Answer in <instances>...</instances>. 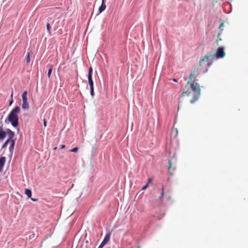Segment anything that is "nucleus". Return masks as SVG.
Returning a JSON list of instances; mask_svg holds the SVG:
<instances>
[{"instance_id": "f257e3e1", "label": "nucleus", "mask_w": 248, "mask_h": 248, "mask_svg": "<svg viewBox=\"0 0 248 248\" xmlns=\"http://www.w3.org/2000/svg\"><path fill=\"white\" fill-rule=\"evenodd\" d=\"M198 68L195 69L189 76V80L186 84V87L187 88L190 85L191 91H184L182 92L181 97L187 95L192 97L190 100L191 104L194 103L197 101L201 95V89L198 83L195 82L198 81L196 78L199 75L198 72Z\"/></svg>"}, {"instance_id": "f03ea898", "label": "nucleus", "mask_w": 248, "mask_h": 248, "mask_svg": "<svg viewBox=\"0 0 248 248\" xmlns=\"http://www.w3.org/2000/svg\"><path fill=\"white\" fill-rule=\"evenodd\" d=\"M20 111V108L16 106L9 113L7 120L11 123L14 127H16L18 125V113Z\"/></svg>"}, {"instance_id": "7ed1b4c3", "label": "nucleus", "mask_w": 248, "mask_h": 248, "mask_svg": "<svg viewBox=\"0 0 248 248\" xmlns=\"http://www.w3.org/2000/svg\"><path fill=\"white\" fill-rule=\"evenodd\" d=\"M225 52L224 50V47H218L216 51V53L215 55H211L210 56H215L217 58L219 59L222 58L224 57L225 56ZM210 57V56L209 55H205L200 61V65L202 66L203 63L206 61V64L207 65H209V58Z\"/></svg>"}, {"instance_id": "20e7f679", "label": "nucleus", "mask_w": 248, "mask_h": 248, "mask_svg": "<svg viewBox=\"0 0 248 248\" xmlns=\"http://www.w3.org/2000/svg\"><path fill=\"white\" fill-rule=\"evenodd\" d=\"M27 94V91H25L22 93V99L23 102L22 104V108L24 109H28L29 108V104L28 102Z\"/></svg>"}, {"instance_id": "39448f33", "label": "nucleus", "mask_w": 248, "mask_h": 248, "mask_svg": "<svg viewBox=\"0 0 248 248\" xmlns=\"http://www.w3.org/2000/svg\"><path fill=\"white\" fill-rule=\"evenodd\" d=\"M161 193L160 196L159 197V200L161 202H162L164 200V197L165 196V198L168 200H170L171 199V196L170 194H165L164 192V186H162L161 188Z\"/></svg>"}, {"instance_id": "423d86ee", "label": "nucleus", "mask_w": 248, "mask_h": 248, "mask_svg": "<svg viewBox=\"0 0 248 248\" xmlns=\"http://www.w3.org/2000/svg\"><path fill=\"white\" fill-rule=\"evenodd\" d=\"M6 161V158L5 157H1L0 158V172L2 171L3 167Z\"/></svg>"}, {"instance_id": "0eeeda50", "label": "nucleus", "mask_w": 248, "mask_h": 248, "mask_svg": "<svg viewBox=\"0 0 248 248\" xmlns=\"http://www.w3.org/2000/svg\"><path fill=\"white\" fill-rule=\"evenodd\" d=\"M110 237V233H108L106 234L105 237L102 242V245L103 246H104L105 245H106L109 241Z\"/></svg>"}, {"instance_id": "6e6552de", "label": "nucleus", "mask_w": 248, "mask_h": 248, "mask_svg": "<svg viewBox=\"0 0 248 248\" xmlns=\"http://www.w3.org/2000/svg\"><path fill=\"white\" fill-rule=\"evenodd\" d=\"M6 132L8 134V135L9 137L8 139H10V140L14 139V137L15 136V133L14 132H13L12 130H11L9 129H7L6 130Z\"/></svg>"}, {"instance_id": "1a4fd4ad", "label": "nucleus", "mask_w": 248, "mask_h": 248, "mask_svg": "<svg viewBox=\"0 0 248 248\" xmlns=\"http://www.w3.org/2000/svg\"><path fill=\"white\" fill-rule=\"evenodd\" d=\"M6 136V132L2 130V127L0 128V140H3Z\"/></svg>"}, {"instance_id": "9d476101", "label": "nucleus", "mask_w": 248, "mask_h": 248, "mask_svg": "<svg viewBox=\"0 0 248 248\" xmlns=\"http://www.w3.org/2000/svg\"><path fill=\"white\" fill-rule=\"evenodd\" d=\"M106 5L104 3V0H102V4L99 7V8L98 9L99 13H102L103 11L105 10V9H106Z\"/></svg>"}, {"instance_id": "9b49d317", "label": "nucleus", "mask_w": 248, "mask_h": 248, "mask_svg": "<svg viewBox=\"0 0 248 248\" xmlns=\"http://www.w3.org/2000/svg\"><path fill=\"white\" fill-rule=\"evenodd\" d=\"M10 143V146L9 147V151L11 152H13V149L14 148L15 143V140L14 139L11 140L9 141Z\"/></svg>"}, {"instance_id": "f8f14e48", "label": "nucleus", "mask_w": 248, "mask_h": 248, "mask_svg": "<svg viewBox=\"0 0 248 248\" xmlns=\"http://www.w3.org/2000/svg\"><path fill=\"white\" fill-rule=\"evenodd\" d=\"M88 83L90 86V87H93V82L92 79V76H88Z\"/></svg>"}, {"instance_id": "ddd939ff", "label": "nucleus", "mask_w": 248, "mask_h": 248, "mask_svg": "<svg viewBox=\"0 0 248 248\" xmlns=\"http://www.w3.org/2000/svg\"><path fill=\"white\" fill-rule=\"evenodd\" d=\"M48 66L49 67V69H48V71L47 73V77H48V78H49L50 77V75H51V72L52 71L53 65H48Z\"/></svg>"}, {"instance_id": "4468645a", "label": "nucleus", "mask_w": 248, "mask_h": 248, "mask_svg": "<svg viewBox=\"0 0 248 248\" xmlns=\"http://www.w3.org/2000/svg\"><path fill=\"white\" fill-rule=\"evenodd\" d=\"M25 193L26 194V195L29 197V198H31V191L30 189H25Z\"/></svg>"}, {"instance_id": "2eb2a0df", "label": "nucleus", "mask_w": 248, "mask_h": 248, "mask_svg": "<svg viewBox=\"0 0 248 248\" xmlns=\"http://www.w3.org/2000/svg\"><path fill=\"white\" fill-rule=\"evenodd\" d=\"M26 62L27 64L29 63L30 62V53H27V55L26 58Z\"/></svg>"}, {"instance_id": "dca6fc26", "label": "nucleus", "mask_w": 248, "mask_h": 248, "mask_svg": "<svg viewBox=\"0 0 248 248\" xmlns=\"http://www.w3.org/2000/svg\"><path fill=\"white\" fill-rule=\"evenodd\" d=\"M10 140H10V139H7V140L5 141V142L3 143V144L2 145V148H5V147L7 146V145H8V143L9 142V141H10Z\"/></svg>"}, {"instance_id": "f3484780", "label": "nucleus", "mask_w": 248, "mask_h": 248, "mask_svg": "<svg viewBox=\"0 0 248 248\" xmlns=\"http://www.w3.org/2000/svg\"><path fill=\"white\" fill-rule=\"evenodd\" d=\"M220 35V33H219L217 35V39L216 40V42H217V46H219V42L221 41H222V39L219 38V36Z\"/></svg>"}, {"instance_id": "a211bd4d", "label": "nucleus", "mask_w": 248, "mask_h": 248, "mask_svg": "<svg viewBox=\"0 0 248 248\" xmlns=\"http://www.w3.org/2000/svg\"><path fill=\"white\" fill-rule=\"evenodd\" d=\"M46 29H47V30L48 32V33L50 34H51V31H50V29H51V27H50V25L49 24V23H47L46 24Z\"/></svg>"}, {"instance_id": "6ab92c4d", "label": "nucleus", "mask_w": 248, "mask_h": 248, "mask_svg": "<svg viewBox=\"0 0 248 248\" xmlns=\"http://www.w3.org/2000/svg\"><path fill=\"white\" fill-rule=\"evenodd\" d=\"M93 69L92 67H90L89 69V73L88 76H92Z\"/></svg>"}, {"instance_id": "aec40b11", "label": "nucleus", "mask_w": 248, "mask_h": 248, "mask_svg": "<svg viewBox=\"0 0 248 248\" xmlns=\"http://www.w3.org/2000/svg\"><path fill=\"white\" fill-rule=\"evenodd\" d=\"M90 89H91V95L92 96H93L94 95L93 87H90Z\"/></svg>"}, {"instance_id": "412c9836", "label": "nucleus", "mask_w": 248, "mask_h": 248, "mask_svg": "<svg viewBox=\"0 0 248 248\" xmlns=\"http://www.w3.org/2000/svg\"><path fill=\"white\" fill-rule=\"evenodd\" d=\"M78 147H75L73 149L70 150V152H74V153H76V152H78Z\"/></svg>"}, {"instance_id": "4be33fe9", "label": "nucleus", "mask_w": 248, "mask_h": 248, "mask_svg": "<svg viewBox=\"0 0 248 248\" xmlns=\"http://www.w3.org/2000/svg\"><path fill=\"white\" fill-rule=\"evenodd\" d=\"M172 168V164L171 161L169 160V166H168V169L169 170H170Z\"/></svg>"}, {"instance_id": "5701e85b", "label": "nucleus", "mask_w": 248, "mask_h": 248, "mask_svg": "<svg viewBox=\"0 0 248 248\" xmlns=\"http://www.w3.org/2000/svg\"><path fill=\"white\" fill-rule=\"evenodd\" d=\"M148 186V183H147V184L144 186H143L141 188L142 190H145Z\"/></svg>"}, {"instance_id": "b1692460", "label": "nucleus", "mask_w": 248, "mask_h": 248, "mask_svg": "<svg viewBox=\"0 0 248 248\" xmlns=\"http://www.w3.org/2000/svg\"><path fill=\"white\" fill-rule=\"evenodd\" d=\"M34 236H35V234L32 233L29 236V239H31L32 238H33L34 237Z\"/></svg>"}, {"instance_id": "393cba45", "label": "nucleus", "mask_w": 248, "mask_h": 248, "mask_svg": "<svg viewBox=\"0 0 248 248\" xmlns=\"http://www.w3.org/2000/svg\"><path fill=\"white\" fill-rule=\"evenodd\" d=\"M46 124H47L46 120L44 119L43 120V124H44V125L45 127H46Z\"/></svg>"}, {"instance_id": "a878e982", "label": "nucleus", "mask_w": 248, "mask_h": 248, "mask_svg": "<svg viewBox=\"0 0 248 248\" xmlns=\"http://www.w3.org/2000/svg\"><path fill=\"white\" fill-rule=\"evenodd\" d=\"M223 26H224V23H221L220 24V25H219V26L218 28H219V29H220L221 27H223Z\"/></svg>"}, {"instance_id": "bb28decb", "label": "nucleus", "mask_w": 248, "mask_h": 248, "mask_svg": "<svg viewBox=\"0 0 248 248\" xmlns=\"http://www.w3.org/2000/svg\"><path fill=\"white\" fill-rule=\"evenodd\" d=\"M65 147V146L64 144H62V145H61V149H64Z\"/></svg>"}, {"instance_id": "cd10ccee", "label": "nucleus", "mask_w": 248, "mask_h": 248, "mask_svg": "<svg viewBox=\"0 0 248 248\" xmlns=\"http://www.w3.org/2000/svg\"><path fill=\"white\" fill-rule=\"evenodd\" d=\"M13 91L12 92V93H11V97L12 99H13Z\"/></svg>"}, {"instance_id": "c85d7f7f", "label": "nucleus", "mask_w": 248, "mask_h": 248, "mask_svg": "<svg viewBox=\"0 0 248 248\" xmlns=\"http://www.w3.org/2000/svg\"><path fill=\"white\" fill-rule=\"evenodd\" d=\"M31 200L32 201H37V199H33V198H31Z\"/></svg>"}, {"instance_id": "c756f323", "label": "nucleus", "mask_w": 248, "mask_h": 248, "mask_svg": "<svg viewBox=\"0 0 248 248\" xmlns=\"http://www.w3.org/2000/svg\"><path fill=\"white\" fill-rule=\"evenodd\" d=\"M104 246H103L102 245V243L100 244V245L99 246L98 248H102V247H103Z\"/></svg>"}, {"instance_id": "7c9ffc66", "label": "nucleus", "mask_w": 248, "mask_h": 248, "mask_svg": "<svg viewBox=\"0 0 248 248\" xmlns=\"http://www.w3.org/2000/svg\"><path fill=\"white\" fill-rule=\"evenodd\" d=\"M13 102V99H11V101H10V105H11Z\"/></svg>"}, {"instance_id": "2f4dec72", "label": "nucleus", "mask_w": 248, "mask_h": 248, "mask_svg": "<svg viewBox=\"0 0 248 248\" xmlns=\"http://www.w3.org/2000/svg\"><path fill=\"white\" fill-rule=\"evenodd\" d=\"M173 81H174V82H177V80L176 79H175V78L173 79Z\"/></svg>"}, {"instance_id": "473e14b6", "label": "nucleus", "mask_w": 248, "mask_h": 248, "mask_svg": "<svg viewBox=\"0 0 248 248\" xmlns=\"http://www.w3.org/2000/svg\"><path fill=\"white\" fill-rule=\"evenodd\" d=\"M169 174H170V175H172V173H171L170 172H169Z\"/></svg>"}, {"instance_id": "72a5a7b5", "label": "nucleus", "mask_w": 248, "mask_h": 248, "mask_svg": "<svg viewBox=\"0 0 248 248\" xmlns=\"http://www.w3.org/2000/svg\"><path fill=\"white\" fill-rule=\"evenodd\" d=\"M150 181H151V179H149L148 180V183H149Z\"/></svg>"}]
</instances>
